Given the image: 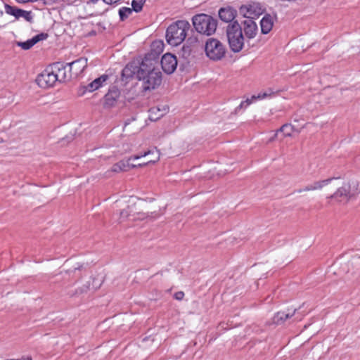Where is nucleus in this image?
Masks as SVG:
<instances>
[{"label": "nucleus", "mask_w": 360, "mask_h": 360, "mask_svg": "<svg viewBox=\"0 0 360 360\" xmlns=\"http://www.w3.org/2000/svg\"><path fill=\"white\" fill-rule=\"evenodd\" d=\"M156 64L155 58L146 56L139 65L138 79L142 82L143 91L153 90L161 84L162 74L155 69Z\"/></svg>", "instance_id": "1"}, {"label": "nucleus", "mask_w": 360, "mask_h": 360, "mask_svg": "<svg viewBox=\"0 0 360 360\" xmlns=\"http://www.w3.org/2000/svg\"><path fill=\"white\" fill-rule=\"evenodd\" d=\"M190 30L191 25L187 20H177L167 27L166 32L167 41L174 46L181 44L186 39Z\"/></svg>", "instance_id": "2"}, {"label": "nucleus", "mask_w": 360, "mask_h": 360, "mask_svg": "<svg viewBox=\"0 0 360 360\" xmlns=\"http://www.w3.org/2000/svg\"><path fill=\"white\" fill-rule=\"evenodd\" d=\"M192 22L196 32L207 36L213 34L217 27V20L205 13L195 15Z\"/></svg>", "instance_id": "3"}, {"label": "nucleus", "mask_w": 360, "mask_h": 360, "mask_svg": "<svg viewBox=\"0 0 360 360\" xmlns=\"http://www.w3.org/2000/svg\"><path fill=\"white\" fill-rule=\"evenodd\" d=\"M226 35L231 50L235 53L240 52L244 46L245 38L242 27L237 21L228 25Z\"/></svg>", "instance_id": "4"}, {"label": "nucleus", "mask_w": 360, "mask_h": 360, "mask_svg": "<svg viewBox=\"0 0 360 360\" xmlns=\"http://www.w3.org/2000/svg\"><path fill=\"white\" fill-rule=\"evenodd\" d=\"M205 51L210 60H219L224 57L226 48L219 40L210 38L205 43Z\"/></svg>", "instance_id": "5"}, {"label": "nucleus", "mask_w": 360, "mask_h": 360, "mask_svg": "<svg viewBox=\"0 0 360 360\" xmlns=\"http://www.w3.org/2000/svg\"><path fill=\"white\" fill-rule=\"evenodd\" d=\"M265 11L264 6L258 2H250L242 5L239 8V14L245 19H252L258 18Z\"/></svg>", "instance_id": "6"}, {"label": "nucleus", "mask_w": 360, "mask_h": 360, "mask_svg": "<svg viewBox=\"0 0 360 360\" xmlns=\"http://www.w3.org/2000/svg\"><path fill=\"white\" fill-rule=\"evenodd\" d=\"M58 82L53 67L51 65L46 68L37 78V82L41 88H49Z\"/></svg>", "instance_id": "7"}, {"label": "nucleus", "mask_w": 360, "mask_h": 360, "mask_svg": "<svg viewBox=\"0 0 360 360\" xmlns=\"http://www.w3.org/2000/svg\"><path fill=\"white\" fill-rule=\"evenodd\" d=\"M161 66L167 74L174 72L177 66V60L174 55L167 53L163 55L161 59Z\"/></svg>", "instance_id": "8"}, {"label": "nucleus", "mask_w": 360, "mask_h": 360, "mask_svg": "<svg viewBox=\"0 0 360 360\" xmlns=\"http://www.w3.org/2000/svg\"><path fill=\"white\" fill-rule=\"evenodd\" d=\"M242 32L243 31L245 35L248 39H253L256 37L258 27L257 23L252 19H245L241 22Z\"/></svg>", "instance_id": "9"}, {"label": "nucleus", "mask_w": 360, "mask_h": 360, "mask_svg": "<svg viewBox=\"0 0 360 360\" xmlns=\"http://www.w3.org/2000/svg\"><path fill=\"white\" fill-rule=\"evenodd\" d=\"M69 70L73 77H77L81 75L87 66V58H80L75 61L67 63Z\"/></svg>", "instance_id": "10"}, {"label": "nucleus", "mask_w": 360, "mask_h": 360, "mask_svg": "<svg viewBox=\"0 0 360 360\" xmlns=\"http://www.w3.org/2000/svg\"><path fill=\"white\" fill-rule=\"evenodd\" d=\"M351 196L352 193L350 192V186L348 184H345L338 188L334 194L330 196V198H335L340 202H347Z\"/></svg>", "instance_id": "11"}, {"label": "nucleus", "mask_w": 360, "mask_h": 360, "mask_svg": "<svg viewBox=\"0 0 360 360\" xmlns=\"http://www.w3.org/2000/svg\"><path fill=\"white\" fill-rule=\"evenodd\" d=\"M53 70H54L56 77H58V82H64L67 79H69L72 76V72H70V75H67L66 68L67 64L64 65L62 63H57L52 65Z\"/></svg>", "instance_id": "12"}, {"label": "nucleus", "mask_w": 360, "mask_h": 360, "mask_svg": "<svg viewBox=\"0 0 360 360\" xmlns=\"http://www.w3.org/2000/svg\"><path fill=\"white\" fill-rule=\"evenodd\" d=\"M333 179V178H330V179H324V180H321V181H314L310 184H308L307 186H304V188L297 190V193H300L302 192L321 190L324 186L328 185Z\"/></svg>", "instance_id": "13"}, {"label": "nucleus", "mask_w": 360, "mask_h": 360, "mask_svg": "<svg viewBox=\"0 0 360 360\" xmlns=\"http://www.w3.org/2000/svg\"><path fill=\"white\" fill-rule=\"evenodd\" d=\"M237 11L231 6L221 8L219 11V17L226 22H231L236 16Z\"/></svg>", "instance_id": "14"}, {"label": "nucleus", "mask_w": 360, "mask_h": 360, "mask_svg": "<svg viewBox=\"0 0 360 360\" xmlns=\"http://www.w3.org/2000/svg\"><path fill=\"white\" fill-rule=\"evenodd\" d=\"M274 93L271 90H269L268 91H265L263 93H259L257 96L254 95L250 98H247L245 101H242L239 106L236 108V110L243 108H247L255 100H261L268 97H270Z\"/></svg>", "instance_id": "15"}, {"label": "nucleus", "mask_w": 360, "mask_h": 360, "mask_svg": "<svg viewBox=\"0 0 360 360\" xmlns=\"http://www.w3.org/2000/svg\"><path fill=\"white\" fill-rule=\"evenodd\" d=\"M274 25V17L270 14L265 15L260 21L261 31L262 34H268Z\"/></svg>", "instance_id": "16"}, {"label": "nucleus", "mask_w": 360, "mask_h": 360, "mask_svg": "<svg viewBox=\"0 0 360 360\" xmlns=\"http://www.w3.org/2000/svg\"><path fill=\"white\" fill-rule=\"evenodd\" d=\"M120 97V91L117 89H113L109 91V92L105 96L104 105L106 107L113 106L118 98Z\"/></svg>", "instance_id": "17"}, {"label": "nucleus", "mask_w": 360, "mask_h": 360, "mask_svg": "<svg viewBox=\"0 0 360 360\" xmlns=\"http://www.w3.org/2000/svg\"><path fill=\"white\" fill-rule=\"evenodd\" d=\"M168 108L163 106L161 109L159 107H153L149 110V119L151 121H156L161 118L167 112Z\"/></svg>", "instance_id": "18"}, {"label": "nucleus", "mask_w": 360, "mask_h": 360, "mask_svg": "<svg viewBox=\"0 0 360 360\" xmlns=\"http://www.w3.org/2000/svg\"><path fill=\"white\" fill-rule=\"evenodd\" d=\"M45 39L44 35L43 34H37L32 37L30 39L27 40L23 42H18L17 45L21 47L24 50H28L32 48L35 44L39 41L41 39Z\"/></svg>", "instance_id": "19"}, {"label": "nucleus", "mask_w": 360, "mask_h": 360, "mask_svg": "<svg viewBox=\"0 0 360 360\" xmlns=\"http://www.w3.org/2000/svg\"><path fill=\"white\" fill-rule=\"evenodd\" d=\"M108 76L107 75H103L101 77L95 79L92 82L89 84L86 87V91L91 92L99 87L102 86L103 84L107 81Z\"/></svg>", "instance_id": "20"}, {"label": "nucleus", "mask_w": 360, "mask_h": 360, "mask_svg": "<svg viewBox=\"0 0 360 360\" xmlns=\"http://www.w3.org/2000/svg\"><path fill=\"white\" fill-rule=\"evenodd\" d=\"M296 309L290 311L288 310V311H279L278 312L274 317V323L276 324H281L285 321L292 317L295 313Z\"/></svg>", "instance_id": "21"}, {"label": "nucleus", "mask_w": 360, "mask_h": 360, "mask_svg": "<svg viewBox=\"0 0 360 360\" xmlns=\"http://www.w3.org/2000/svg\"><path fill=\"white\" fill-rule=\"evenodd\" d=\"M138 70H139V66L138 67L133 63L127 64L122 70V77L129 78L135 75L138 79Z\"/></svg>", "instance_id": "22"}, {"label": "nucleus", "mask_w": 360, "mask_h": 360, "mask_svg": "<svg viewBox=\"0 0 360 360\" xmlns=\"http://www.w3.org/2000/svg\"><path fill=\"white\" fill-rule=\"evenodd\" d=\"M129 167V164L128 162L122 160L113 165L111 167L110 172L115 173L124 172L128 169Z\"/></svg>", "instance_id": "23"}, {"label": "nucleus", "mask_w": 360, "mask_h": 360, "mask_svg": "<svg viewBox=\"0 0 360 360\" xmlns=\"http://www.w3.org/2000/svg\"><path fill=\"white\" fill-rule=\"evenodd\" d=\"M133 10L128 7H122L119 9V16L122 21L125 20L132 13Z\"/></svg>", "instance_id": "24"}, {"label": "nucleus", "mask_w": 360, "mask_h": 360, "mask_svg": "<svg viewBox=\"0 0 360 360\" xmlns=\"http://www.w3.org/2000/svg\"><path fill=\"white\" fill-rule=\"evenodd\" d=\"M294 131V127L292 125L290 124H283L280 129L278 131V133H283L284 136H290L292 133Z\"/></svg>", "instance_id": "25"}, {"label": "nucleus", "mask_w": 360, "mask_h": 360, "mask_svg": "<svg viewBox=\"0 0 360 360\" xmlns=\"http://www.w3.org/2000/svg\"><path fill=\"white\" fill-rule=\"evenodd\" d=\"M20 18H23L28 22H31L32 20V13L22 9H20L16 15V19H19Z\"/></svg>", "instance_id": "26"}, {"label": "nucleus", "mask_w": 360, "mask_h": 360, "mask_svg": "<svg viewBox=\"0 0 360 360\" xmlns=\"http://www.w3.org/2000/svg\"><path fill=\"white\" fill-rule=\"evenodd\" d=\"M145 2L146 0H132L131 9L136 13L140 12L143 8Z\"/></svg>", "instance_id": "27"}, {"label": "nucleus", "mask_w": 360, "mask_h": 360, "mask_svg": "<svg viewBox=\"0 0 360 360\" xmlns=\"http://www.w3.org/2000/svg\"><path fill=\"white\" fill-rule=\"evenodd\" d=\"M20 8H18L14 6H11L8 4H5V11L7 14L13 15L16 18V15L18 13Z\"/></svg>", "instance_id": "28"}, {"label": "nucleus", "mask_w": 360, "mask_h": 360, "mask_svg": "<svg viewBox=\"0 0 360 360\" xmlns=\"http://www.w3.org/2000/svg\"><path fill=\"white\" fill-rule=\"evenodd\" d=\"M160 159V153L158 150H156V156H155V159L154 160H148L147 162H143V163H140L138 165L139 167H143V166H146L147 165H148L149 163H155L156 162H158Z\"/></svg>", "instance_id": "29"}, {"label": "nucleus", "mask_w": 360, "mask_h": 360, "mask_svg": "<svg viewBox=\"0 0 360 360\" xmlns=\"http://www.w3.org/2000/svg\"><path fill=\"white\" fill-rule=\"evenodd\" d=\"M151 153H153V151L152 150H148L147 152H144L143 153H141L140 155H133V156H131L129 158V160H138V159H140L142 157H145L148 155H150Z\"/></svg>", "instance_id": "30"}, {"label": "nucleus", "mask_w": 360, "mask_h": 360, "mask_svg": "<svg viewBox=\"0 0 360 360\" xmlns=\"http://www.w3.org/2000/svg\"><path fill=\"white\" fill-rule=\"evenodd\" d=\"M129 209V208L128 207L127 210H123L122 211H121V212H120V221H124L125 219H127L128 217L130 216Z\"/></svg>", "instance_id": "31"}, {"label": "nucleus", "mask_w": 360, "mask_h": 360, "mask_svg": "<svg viewBox=\"0 0 360 360\" xmlns=\"http://www.w3.org/2000/svg\"><path fill=\"white\" fill-rule=\"evenodd\" d=\"M184 297V292L183 291H178L174 295V297L177 300H182Z\"/></svg>", "instance_id": "32"}, {"label": "nucleus", "mask_w": 360, "mask_h": 360, "mask_svg": "<svg viewBox=\"0 0 360 360\" xmlns=\"http://www.w3.org/2000/svg\"><path fill=\"white\" fill-rule=\"evenodd\" d=\"M120 0H104L103 2H105L107 4L112 5V4H119Z\"/></svg>", "instance_id": "33"}, {"label": "nucleus", "mask_w": 360, "mask_h": 360, "mask_svg": "<svg viewBox=\"0 0 360 360\" xmlns=\"http://www.w3.org/2000/svg\"><path fill=\"white\" fill-rule=\"evenodd\" d=\"M98 0H89V3H91V4H96L98 2Z\"/></svg>", "instance_id": "34"}, {"label": "nucleus", "mask_w": 360, "mask_h": 360, "mask_svg": "<svg viewBox=\"0 0 360 360\" xmlns=\"http://www.w3.org/2000/svg\"><path fill=\"white\" fill-rule=\"evenodd\" d=\"M139 167L138 165H129V167L136 168V167Z\"/></svg>", "instance_id": "35"}, {"label": "nucleus", "mask_w": 360, "mask_h": 360, "mask_svg": "<svg viewBox=\"0 0 360 360\" xmlns=\"http://www.w3.org/2000/svg\"><path fill=\"white\" fill-rule=\"evenodd\" d=\"M38 0H27L26 2H28V1H30V2H36Z\"/></svg>", "instance_id": "36"}, {"label": "nucleus", "mask_w": 360, "mask_h": 360, "mask_svg": "<svg viewBox=\"0 0 360 360\" xmlns=\"http://www.w3.org/2000/svg\"><path fill=\"white\" fill-rule=\"evenodd\" d=\"M4 15V12L2 11H0V17H2Z\"/></svg>", "instance_id": "37"}, {"label": "nucleus", "mask_w": 360, "mask_h": 360, "mask_svg": "<svg viewBox=\"0 0 360 360\" xmlns=\"http://www.w3.org/2000/svg\"><path fill=\"white\" fill-rule=\"evenodd\" d=\"M18 2H26L27 0H17Z\"/></svg>", "instance_id": "38"}]
</instances>
